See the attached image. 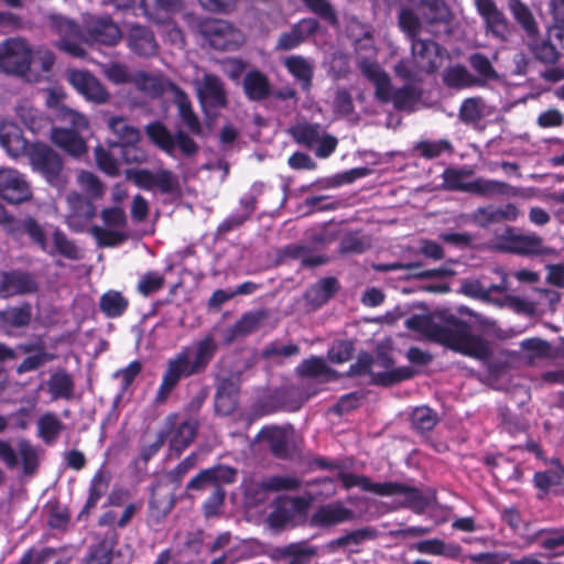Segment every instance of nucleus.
<instances>
[{
	"label": "nucleus",
	"instance_id": "obj_31",
	"mask_svg": "<svg viewBox=\"0 0 564 564\" xmlns=\"http://www.w3.org/2000/svg\"><path fill=\"white\" fill-rule=\"evenodd\" d=\"M279 558L289 560L288 564H311L318 555V547L306 540L292 542L275 549Z\"/></svg>",
	"mask_w": 564,
	"mask_h": 564
},
{
	"label": "nucleus",
	"instance_id": "obj_14",
	"mask_svg": "<svg viewBox=\"0 0 564 564\" xmlns=\"http://www.w3.org/2000/svg\"><path fill=\"white\" fill-rule=\"evenodd\" d=\"M174 506L175 497L173 492L166 486L153 485L145 513L147 525L153 531H159Z\"/></svg>",
	"mask_w": 564,
	"mask_h": 564
},
{
	"label": "nucleus",
	"instance_id": "obj_22",
	"mask_svg": "<svg viewBox=\"0 0 564 564\" xmlns=\"http://www.w3.org/2000/svg\"><path fill=\"white\" fill-rule=\"evenodd\" d=\"M319 22L313 17L301 19L292 25L290 31L280 34L276 50L291 51L300 46L307 37L315 35L319 31Z\"/></svg>",
	"mask_w": 564,
	"mask_h": 564
},
{
	"label": "nucleus",
	"instance_id": "obj_19",
	"mask_svg": "<svg viewBox=\"0 0 564 564\" xmlns=\"http://www.w3.org/2000/svg\"><path fill=\"white\" fill-rule=\"evenodd\" d=\"M294 429L291 424L286 426L268 425L259 432V437L264 440L271 454L279 459H289L292 457V438Z\"/></svg>",
	"mask_w": 564,
	"mask_h": 564
},
{
	"label": "nucleus",
	"instance_id": "obj_46",
	"mask_svg": "<svg viewBox=\"0 0 564 564\" xmlns=\"http://www.w3.org/2000/svg\"><path fill=\"white\" fill-rule=\"evenodd\" d=\"M64 427L63 422L52 412L44 413L37 421L39 436L45 444H53Z\"/></svg>",
	"mask_w": 564,
	"mask_h": 564
},
{
	"label": "nucleus",
	"instance_id": "obj_58",
	"mask_svg": "<svg viewBox=\"0 0 564 564\" xmlns=\"http://www.w3.org/2000/svg\"><path fill=\"white\" fill-rule=\"evenodd\" d=\"M198 454L192 452L184 459H182L173 469L169 470L166 477L175 487H180L184 477L194 469L198 464Z\"/></svg>",
	"mask_w": 564,
	"mask_h": 564
},
{
	"label": "nucleus",
	"instance_id": "obj_44",
	"mask_svg": "<svg viewBox=\"0 0 564 564\" xmlns=\"http://www.w3.org/2000/svg\"><path fill=\"white\" fill-rule=\"evenodd\" d=\"M512 189L513 188L505 182L478 177L469 182L468 193L490 197L495 195H510Z\"/></svg>",
	"mask_w": 564,
	"mask_h": 564
},
{
	"label": "nucleus",
	"instance_id": "obj_6",
	"mask_svg": "<svg viewBox=\"0 0 564 564\" xmlns=\"http://www.w3.org/2000/svg\"><path fill=\"white\" fill-rule=\"evenodd\" d=\"M33 51L22 39H8L0 45V69L7 74L24 76L30 72Z\"/></svg>",
	"mask_w": 564,
	"mask_h": 564
},
{
	"label": "nucleus",
	"instance_id": "obj_18",
	"mask_svg": "<svg viewBox=\"0 0 564 564\" xmlns=\"http://www.w3.org/2000/svg\"><path fill=\"white\" fill-rule=\"evenodd\" d=\"M66 79L87 100L104 104L109 98L107 89L89 70L68 69Z\"/></svg>",
	"mask_w": 564,
	"mask_h": 564
},
{
	"label": "nucleus",
	"instance_id": "obj_33",
	"mask_svg": "<svg viewBox=\"0 0 564 564\" xmlns=\"http://www.w3.org/2000/svg\"><path fill=\"white\" fill-rule=\"evenodd\" d=\"M199 429L197 419H187L180 423L171 433L170 449L180 457L181 454L195 441Z\"/></svg>",
	"mask_w": 564,
	"mask_h": 564
},
{
	"label": "nucleus",
	"instance_id": "obj_29",
	"mask_svg": "<svg viewBox=\"0 0 564 564\" xmlns=\"http://www.w3.org/2000/svg\"><path fill=\"white\" fill-rule=\"evenodd\" d=\"M0 145L13 158L26 151L28 140L23 137L21 128L13 121H0Z\"/></svg>",
	"mask_w": 564,
	"mask_h": 564
},
{
	"label": "nucleus",
	"instance_id": "obj_60",
	"mask_svg": "<svg viewBox=\"0 0 564 564\" xmlns=\"http://www.w3.org/2000/svg\"><path fill=\"white\" fill-rule=\"evenodd\" d=\"M399 26L406 34L411 43L417 40L421 31V22L411 9H402L399 13Z\"/></svg>",
	"mask_w": 564,
	"mask_h": 564
},
{
	"label": "nucleus",
	"instance_id": "obj_13",
	"mask_svg": "<svg viewBox=\"0 0 564 564\" xmlns=\"http://www.w3.org/2000/svg\"><path fill=\"white\" fill-rule=\"evenodd\" d=\"M40 284L34 273L22 269L0 271V299L34 294Z\"/></svg>",
	"mask_w": 564,
	"mask_h": 564
},
{
	"label": "nucleus",
	"instance_id": "obj_9",
	"mask_svg": "<svg viewBox=\"0 0 564 564\" xmlns=\"http://www.w3.org/2000/svg\"><path fill=\"white\" fill-rule=\"evenodd\" d=\"M197 98L203 112L207 117H215L218 110L228 106L225 84L218 75L213 73L204 74L198 82Z\"/></svg>",
	"mask_w": 564,
	"mask_h": 564
},
{
	"label": "nucleus",
	"instance_id": "obj_17",
	"mask_svg": "<svg viewBox=\"0 0 564 564\" xmlns=\"http://www.w3.org/2000/svg\"><path fill=\"white\" fill-rule=\"evenodd\" d=\"M0 198L12 205L32 198L30 184L22 173L14 169H0Z\"/></svg>",
	"mask_w": 564,
	"mask_h": 564
},
{
	"label": "nucleus",
	"instance_id": "obj_8",
	"mask_svg": "<svg viewBox=\"0 0 564 564\" xmlns=\"http://www.w3.org/2000/svg\"><path fill=\"white\" fill-rule=\"evenodd\" d=\"M126 177L144 191L156 187L162 194H178L181 192L178 176L167 169H160L155 173L148 169H128Z\"/></svg>",
	"mask_w": 564,
	"mask_h": 564
},
{
	"label": "nucleus",
	"instance_id": "obj_42",
	"mask_svg": "<svg viewBox=\"0 0 564 564\" xmlns=\"http://www.w3.org/2000/svg\"><path fill=\"white\" fill-rule=\"evenodd\" d=\"M462 291L469 297L489 301L491 293H503L507 291V279L503 276L501 283L488 285H485L479 280L465 281L462 285Z\"/></svg>",
	"mask_w": 564,
	"mask_h": 564
},
{
	"label": "nucleus",
	"instance_id": "obj_57",
	"mask_svg": "<svg viewBox=\"0 0 564 564\" xmlns=\"http://www.w3.org/2000/svg\"><path fill=\"white\" fill-rule=\"evenodd\" d=\"M78 184L85 192V196L91 200L99 199L105 194L104 184L100 180L91 172L82 171L77 177Z\"/></svg>",
	"mask_w": 564,
	"mask_h": 564
},
{
	"label": "nucleus",
	"instance_id": "obj_63",
	"mask_svg": "<svg viewBox=\"0 0 564 564\" xmlns=\"http://www.w3.org/2000/svg\"><path fill=\"white\" fill-rule=\"evenodd\" d=\"M541 547L547 551H555L564 546V528L542 532L534 538Z\"/></svg>",
	"mask_w": 564,
	"mask_h": 564
},
{
	"label": "nucleus",
	"instance_id": "obj_37",
	"mask_svg": "<svg viewBox=\"0 0 564 564\" xmlns=\"http://www.w3.org/2000/svg\"><path fill=\"white\" fill-rule=\"evenodd\" d=\"M306 12L313 14L315 19L319 20L332 28L339 25V18L337 10L330 0H300Z\"/></svg>",
	"mask_w": 564,
	"mask_h": 564
},
{
	"label": "nucleus",
	"instance_id": "obj_7",
	"mask_svg": "<svg viewBox=\"0 0 564 564\" xmlns=\"http://www.w3.org/2000/svg\"><path fill=\"white\" fill-rule=\"evenodd\" d=\"M292 391L289 388H275L268 390L256 398L250 405L246 420L248 424L276 413L279 411H291L299 409V405L291 403Z\"/></svg>",
	"mask_w": 564,
	"mask_h": 564
},
{
	"label": "nucleus",
	"instance_id": "obj_49",
	"mask_svg": "<svg viewBox=\"0 0 564 564\" xmlns=\"http://www.w3.org/2000/svg\"><path fill=\"white\" fill-rule=\"evenodd\" d=\"M473 173L470 169L447 167L443 172V186L448 191L468 193L469 182L464 180L473 175Z\"/></svg>",
	"mask_w": 564,
	"mask_h": 564
},
{
	"label": "nucleus",
	"instance_id": "obj_36",
	"mask_svg": "<svg viewBox=\"0 0 564 564\" xmlns=\"http://www.w3.org/2000/svg\"><path fill=\"white\" fill-rule=\"evenodd\" d=\"M47 390L53 400H69L74 397L75 383L65 369H57L47 380Z\"/></svg>",
	"mask_w": 564,
	"mask_h": 564
},
{
	"label": "nucleus",
	"instance_id": "obj_26",
	"mask_svg": "<svg viewBox=\"0 0 564 564\" xmlns=\"http://www.w3.org/2000/svg\"><path fill=\"white\" fill-rule=\"evenodd\" d=\"M51 140L56 147L74 158L84 155L88 150L80 133L72 129L53 127L51 129Z\"/></svg>",
	"mask_w": 564,
	"mask_h": 564
},
{
	"label": "nucleus",
	"instance_id": "obj_2",
	"mask_svg": "<svg viewBox=\"0 0 564 564\" xmlns=\"http://www.w3.org/2000/svg\"><path fill=\"white\" fill-rule=\"evenodd\" d=\"M166 85L173 94L177 117L186 130L177 129L173 133L162 121L155 120L144 127V132L149 141L167 155H173L178 150L185 158H193L199 152V145L192 135L204 134L202 121L185 90L170 80Z\"/></svg>",
	"mask_w": 564,
	"mask_h": 564
},
{
	"label": "nucleus",
	"instance_id": "obj_56",
	"mask_svg": "<svg viewBox=\"0 0 564 564\" xmlns=\"http://www.w3.org/2000/svg\"><path fill=\"white\" fill-rule=\"evenodd\" d=\"M437 422V413L429 406L416 408L412 413V426L421 433L433 430Z\"/></svg>",
	"mask_w": 564,
	"mask_h": 564
},
{
	"label": "nucleus",
	"instance_id": "obj_47",
	"mask_svg": "<svg viewBox=\"0 0 564 564\" xmlns=\"http://www.w3.org/2000/svg\"><path fill=\"white\" fill-rule=\"evenodd\" d=\"M415 375L416 371L414 369L408 366H402L373 375V379L370 383L379 387H392L402 381L412 379Z\"/></svg>",
	"mask_w": 564,
	"mask_h": 564
},
{
	"label": "nucleus",
	"instance_id": "obj_61",
	"mask_svg": "<svg viewBox=\"0 0 564 564\" xmlns=\"http://www.w3.org/2000/svg\"><path fill=\"white\" fill-rule=\"evenodd\" d=\"M296 373L303 378H317L327 371V365L322 357L312 356L304 359L297 367Z\"/></svg>",
	"mask_w": 564,
	"mask_h": 564
},
{
	"label": "nucleus",
	"instance_id": "obj_27",
	"mask_svg": "<svg viewBox=\"0 0 564 564\" xmlns=\"http://www.w3.org/2000/svg\"><path fill=\"white\" fill-rule=\"evenodd\" d=\"M242 89L249 101H262L272 94V86L269 77L259 69H251L246 73L242 79Z\"/></svg>",
	"mask_w": 564,
	"mask_h": 564
},
{
	"label": "nucleus",
	"instance_id": "obj_54",
	"mask_svg": "<svg viewBox=\"0 0 564 564\" xmlns=\"http://www.w3.org/2000/svg\"><path fill=\"white\" fill-rule=\"evenodd\" d=\"M55 252L68 260L80 259V250L76 243L68 239L64 231L56 228L52 235Z\"/></svg>",
	"mask_w": 564,
	"mask_h": 564
},
{
	"label": "nucleus",
	"instance_id": "obj_5",
	"mask_svg": "<svg viewBox=\"0 0 564 564\" xmlns=\"http://www.w3.org/2000/svg\"><path fill=\"white\" fill-rule=\"evenodd\" d=\"M48 30L57 36L54 47L72 57L83 58L86 50L83 47V29L73 19L58 13L47 17Z\"/></svg>",
	"mask_w": 564,
	"mask_h": 564
},
{
	"label": "nucleus",
	"instance_id": "obj_64",
	"mask_svg": "<svg viewBox=\"0 0 564 564\" xmlns=\"http://www.w3.org/2000/svg\"><path fill=\"white\" fill-rule=\"evenodd\" d=\"M57 117L62 121L67 122L70 126L69 129L78 131V133L89 128L88 119L84 115L67 107L58 108Z\"/></svg>",
	"mask_w": 564,
	"mask_h": 564
},
{
	"label": "nucleus",
	"instance_id": "obj_10",
	"mask_svg": "<svg viewBox=\"0 0 564 564\" xmlns=\"http://www.w3.org/2000/svg\"><path fill=\"white\" fill-rule=\"evenodd\" d=\"M30 159L34 170L40 172L50 185L54 187L65 185L63 160L51 147L45 144L34 145Z\"/></svg>",
	"mask_w": 564,
	"mask_h": 564
},
{
	"label": "nucleus",
	"instance_id": "obj_15",
	"mask_svg": "<svg viewBox=\"0 0 564 564\" xmlns=\"http://www.w3.org/2000/svg\"><path fill=\"white\" fill-rule=\"evenodd\" d=\"M122 37L119 25L111 17H93L88 19L83 29V42L105 46L117 45Z\"/></svg>",
	"mask_w": 564,
	"mask_h": 564
},
{
	"label": "nucleus",
	"instance_id": "obj_34",
	"mask_svg": "<svg viewBox=\"0 0 564 564\" xmlns=\"http://www.w3.org/2000/svg\"><path fill=\"white\" fill-rule=\"evenodd\" d=\"M339 288L337 278L326 276L308 288L304 297L313 307H321L339 291Z\"/></svg>",
	"mask_w": 564,
	"mask_h": 564
},
{
	"label": "nucleus",
	"instance_id": "obj_23",
	"mask_svg": "<svg viewBox=\"0 0 564 564\" xmlns=\"http://www.w3.org/2000/svg\"><path fill=\"white\" fill-rule=\"evenodd\" d=\"M478 14L485 22L486 30L495 37L506 40L509 34V24L503 12L500 11L494 0H475Z\"/></svg>",
	"mask_w": 564,
	"mask_h": 564
},
{
	"label": "nucleus",
	"instance_id": "obj_1",
	"mask_svg": "<svg viewBox=\"0 0 564 564\" xmlns=\"http://www.w3.org/2000/svg\"><path fill=\"white\" fill-rule=\"evenodd\" d=\"M405 325L430 340L465 356L481 360L490 356L487 341L480 335L473 334L469 323L453 314H415L406 319Z\"/></svg>",
	"mask_w": 564,
	"mask_h": 564
},
{
	"label": "nucleus",
	"instance_id": "obj_45",
	"mask_svg": "<svg viewBox=\"0 0 564 564\" xmlns=\"http://www.w3.org/2000/svg\"><path fill=\"white\" fill-rule=\"evenodd\" d=\"M284 65L289 73L302 84L303 89H308L313 79L312 65L300 55H293L285 59Z\"/></svg>",
	"mask_w": 564,
	"mask_h": 564
},
{
	"label": "nucleus",
	"instance_id": "obj_50",
	"mask_svg": "<svg viewBox=\"0 0 564 564\" xmlns=\"http://www.w3.org/2000/svg\"><path fill=\"white\" fill-rule=\"evenodd\" d=\"M338 479L345 489L360 487L364 491L372 492L379 496L382 482H373L371 479L364 475H356L352 473L339 471Z\"/></svg>",
	"mask_w": 564,
	"mask_h": 564
},
{
	"label": "nucleus",
	"instance_id": "obj_52",
	"mask_svg": "<svg viewBox=\"0 0 564 564\" xmlns=\"http://www.w3.org/2000/svg\"><path fill=\"white\" fill-rule=\"evenodd\" d=\"M165 285V278L158 271H147L137 283L135 290L143 297L161 291Z\"/></svg>",
	"mask_w": 564,
	"mask_h": 564
},
{
	"label": "nucleus",
	"instance_id": "obj_41",
	"mask_svg": "<svg viewBox=\"0 0 564 564\" xmlns=\"http://www.w3.org/2000/svg\"><path fill=\"white\" fill-rule=\"evenodd\" d=\"M116 541L112 539H101L91 544L83 558V564H111L113 561V551Z\"/></svg>",
	"mask_w": 564,
	"mask_h": 564
},
{
	"label": "nucleus",
	"instance_id": "obj_40",
	"mask_svg": "<svg viewBox=\"0 0 564 564\" xmlns=\"http://www.w3.org/2000/svg\"><path fill=\"white\" fill-rule=\"evenodd\" d=\"M323 132L324 129L319 123L306 121L299 122L290 129L293 140L310 150L315 148Z\"/></svg>",
	"mask_w": 564,
	"mask_h": 564
},
{
	"label": "nucleus",
	"instance_id": "obj_43",
	"mask_svg": "<svg viewBox=\"0 0 564 564\" xmlns=\"http://www.w3.org/2000/svg\"><path fill=\"white\" fill-rule=\"evenodd\" d=\"M420 10L427 24L446 23L451 19V11L444 0H422Z\"/></svg>",
	"mask_w": 564,
	"mask_h": 564
},
{
	"label": "nucleus",
	"instance_id": "obj_35",
	"mask_svg": "<svg viewBox=\"0 0 564 564\" xmlns=\"http://www.w3.org/2000/svg\"><path fill=\"white\" fill-rule=\"evenodd\" d=\"M130 302L120 291L108 290L99 299L100 312L107 318H119L129 308Z\"/></svg>",
	"mask_w": 564,
	"mask_h": 564
},
{
	"label": "nucleus",
	"instance_id": "obj_48",
	"mask_svg": "<svg viewBox=\"0 0 564 564\" xmlns=\"http://www.w3.org/2000/svg\"><path fill=\"white\" fill-rule=\"evenodd\" d=\"M301 487V481L294 476L273 475L259 482L257 488L263 491L279 492L296 490Z\"/></svg>",
	"mask_w": 564,
	"mask_h": 564
},
{
	"label": "nucleus",
	"instance_id": "obj_51",
	"mask_svg": "<svg viewBox=\"0 0 564 564\" xmlns=\"http://www.w3.org/2000/svg\"><path fill=\"white\" fill-rule=\"evenodd\" d=\"M414 149L426 160L438 158L443 153L451 154L454 152L453 144L446 139L436 141L423 140L417 142Z\"/></svg>",
	"mask_w": 564,
	"mask_h": 564
},
{
	"label": "nucleus",
	"instance_id": "obj_16",
	"mask_svg": "<svg viewBox=\"0 0 564 564\" xmlns=\"http://www.w3.org/2000/svg\"><path fill=\"white\" fill-rule=\"evenodd\" d=\"M69 213L66 218L68 228L76 232H88L89 224L97 215L94 200L79 193H70L67 196Z\"/></svg>",
	"mask_w": 564,
	"mask_h": 564
},
{
	"label": "nucleus",
	"instance_id": "obj_32",
	"mask_svg": "<svg viewBox=\"0 0 564 564\" xmlns=\"http://www.w3.org/2000/svg\"><path fill=\"white\" fill-rule=\"evenodd\" d=\"M354 519V512L340 503H329L319 507L311 518L314 527H332Z\"/></svg>",
	"mask_w": 564,
	"mask_h": 564
},
{
	"label": "nucleus",
	"instance_id": "obj_20",
	"mask_svg": "<svg viewBox=\"0 0 564 564\" xmlns=\"http://www.w3.org/2000/svg\"><path fill=\"white\" fill-rule=\"evenodd\" d=\"M411 53L423 72L433 74L442 66L446 50L433 40L417 39L411 43Z\"/></svg>",
	"mask_w": 564,
	"mask_h": 564
},
{
	"label": "nucleus",
	"instance_id": "obj_53",
	"mask_svg": "<svg viewBox=\"0 0 564 564\" xmlns=\"http://www.w3.org/2000/svg\"><path fill=\"white\" fill-rule=\"evenodd\" d=\"M88 232L96 239L99 247L112 248L120 246L127 240L126 234L109 228H102L98 225L90 226Z\"/></svg>",
	"mask_w": 564,
	"mask_h": 564
},
{
	"label": "nucleus",
	"instance_id": "obj_3",
	"mask_svg": "<svg viewBox=\"0 0 564 564\" xmlns=\"http://www.w3.org/2000/svg\"><path fill=\"white\" fill-rule=\"evenodd\" d=\"M218 349L213 335L185 346L166 362L161 383L154 397L156 405L164 404L183 378L205 372Z\"/></svg>",
	"mask_w": 564,
	"mask_h": 564
},
{
	"label": "nucleus",
	"instance_id": "obj_55",
	"mask_svg": "<svg viewBox=\"0 0 564 564\" xmlns=\"http://www.w3.org/2000/svg\"><path fill=\"white\" fill-rule=\"evenodd\" d=\"M500 247L509 252L529 254V236L517 235L514 229L508 227L501 236Z\"/></svg>",
	"mask_w": 564,
	"mask_h": 564
},
{
	"label": "nucleus",
	"instance_id": "obj_30",
	"mask_svg": "<svg viewBox=\"0 0 564 564\" xmlns=\"http://www.w3.org/2000/svg\"><path fill=\"white\" fill-rule=\"evenodd\" d=\"M239 387L230 379L221 380L216 387L215 412L221 416H228L238 406Z\"/></svg>",
	"mask_w": 564,
	"mask_h": 564
},
{
	"label": "nucleus",
	"instance_id": "obj_24",
	"mask_svg": "<svg viewBox=\"0 0 564 564\" xmlns=\"http://www.w3.org/2000/svg\"><path fill=\"white\" fill-rule=\"evenodd\" d=\"M7 234L18 239L28 236L32 243L36 245L42 251L47 252V238L43 227L32 216L24 218H14L10 221ZM52 254L51 251H48Z\"/></svg>",
	"mask_w": 564,
	"mask_h": 564
},
{
	"label": "nucleus",
	"instance_id": "obj_12",
	"mask_svg": "<svg viewBox=\"0 0 564 564\" xmlns=\"http://www.w3.org/2000/svg\"><path fill=\"white\" fill-rule=\"evenodd\" d=\"M109 128L117 137L113 147L121 148V154L127 163H141L145 160L144 153L137 148L140 141V131L130 126L122 117H113L109 120Z\"/></svg>",
	"mask_w": 564,
	"mask_h": 564
},
{
	"label": "nucleus",
	"instance_id": "obj_39",
	"mask_svg": "<svg viewBox=\"0 0 564 564\" xmlns=\"http://www.w3.org/2000/svg\"><path fill=\"white\" fill-rule=\"evenodd\" d=\"M443 82L449 88L463 89L479 86L482 80L474 76L460 64L451 66L443 74Z\"/></svg>",
	"mask_w": 564,
	"mask_h": 564
},
{
	"label": "nucleus",
	"instance_id": "obj_62",
	"mask_svg": "<svg viewBox=\"0 0 564 564\" xmlns=\"http://www.w3.org/2000/svg\"><path fill=\"white\" fill-rule=\"evenodd\" d=\"M355 346L351 340H336L327 352V358L333 364H344L352 358Z\"/></svg>",
	"mask_w": 564,
	"mask_h": 564
},
{
	"label": "nucleus",
	"instance_id": "obj_21",
	"mask_svg": "<svg viewBox=\"0 0 564 564\" xmlns=\"http://www.w3.org/2000/svg\"><path fill=\"white\" fill-rule=\"evenodd\" d=\"M379 496H402L401 506L416 513H421L429 506V500L420 488L398 481L382 482Z\"/></svg>",
	"mask_w": 564,
	"mask_h": 564
},
{
	"label": "nucleus",
	"instance_id": "obj_38",
	"mask_svg": "<svg viewBox=\"0 0 564 564\" xmlns=\"http://www.w3.org/2000/svg\"><path fill=\"white\" fill-rule=\"evenodd\" d=\"M31 321L32 306L29 302L0 312V325L6 328H23L29 326Z\"/></svg>",
	"mask_w": 564,
	"mask_h": 564
},
{
	"label": "nucleus",
	"instance_id": "obj_59",
	"mask_svg": "<svg viewBox=\"0 0 564 564\" xmlns=\"http://www.w3.org/2000/svg\"><path fill=\"white\" fill-rule=\"evenodd\" d=\"M421 97L420 90L413 85H404L393 91L392 102L397 110L410 109Z\"/></svg>",
	"mask_w": 564,
	"mask_h": 564
},
{
	"label": "nucleus",
	"instance_id": "obj_25",
	"mask_svg": "<svg viewBox=\"0 0 564 564\" xmlns=\"http://www.w3.org/2000/svg\"><path fill=\"white\" fill-rule=\"evenodd\" d=\"M128 47L142 57L155 56L159 44L153 31L145 25L131 24L127 34Z\"/></svg>",
	"mask_w": 564,
	"mask_h": 564
},
{
	"label": "nucleus",
	"instance_id": "obj_4",
	"mask_svg": "<svg viewBox=\"0 0 564 564\" xmlns=\"http://www.w3.org/2000/svg\"><path fill=\"white\" fill-rule=\"evenodd\" d=\"M238 470L225 464H216L212 467L199 470L185 486L187 492L204 491L212 488L210 495L203 503V511L206 518L215 517L226 500L225 486L237 481Z\"/></svg>",
	"mask_w": 564,
	"mask_h": 564
},
{
	"label": "nucleus",
	"instance_id": "obj_11",
	"mask_svg": "<svg viewBox=\"0 0 564 564\" xmlns=\"http://www.w3.org/2000/svg\"><path fill=\"white\" fill-rule=\"evenodd\" d=\"M200 33L210 47L217 51H235L242 41L241 33L232 24L219 19L204 21Z\"/></svg>",
	"mask_w": 564,
	"mask_h": 564
},
{
	"label": "nucleus",
	"instance_id": "obj_28",
	"mask_svg": "<svg viewBox=\"0 0 564 564\" xmlns=\"http://www.w3.org/2000/svg\"><path fill=\"white\" fill-rule=\"evenodd\" d=\"M111 480L110 471L105 466L99 467L93 475L89 487L87 500L78 514V519L84 516H89L90 511L96 508L98 501L107 492Z\"/></svg>",
	"mask_w": 564,
	"mask_h": 564
}]
</instances>
